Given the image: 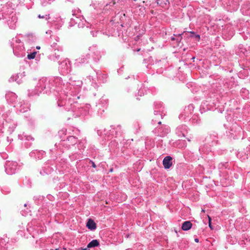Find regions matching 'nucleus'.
<instances>
[{"mask_svg": "<svg viewBox=\"0 0 250 250\" xmlns=\"http://www.w3.org/2000/svg\"><path fill=\"white\" fill-rule=\"evenodd\" d=\"M99 245V241L96 240H93L92 241H91L87 246V248H90L93 247H97Z\"/></svg>", "mask_w": 250, "mask_h": 250, "instance_id": "nucleus-8", "label": "nucleus"}, {"mask_svg": "<svg viewBox=\"0 0 250 250\" xmlns=\"http://www.w3.org/2000/svg\"><path fill=\"white\" fill-rule=\"evenodd\" d=\"M115 4V1H113V4L114 5V4Z\"/></svg>", "mask_w": 250, "mask_h": 250, "instance_id": "nucleus-24", "label": "nucleus"}, {"mask_svg": "<svg viewBox=\"0 0 250 250\" xmlns=\"http://www.w3.org/2000/svg\"><path fill=\"white\" fill-rule=\"evenodd\" d=\"M37 54V52H34L30 54L27 55V58L29 60L33 59L35 58Z\"/></svg>", "mask_w": 250, "mask_h": 250, "instance_id": "nucleus-10", "label": "nucleus"}, {"mask_svg": "<svg viewBox=\"0 0 250 250\" xmlns=\"http://www.w3.org/2000/svg\"><path fill=\"white\" fill-rule=\"evenodd\" d=\"M4 13L3 12L1 13L0 11V20H1L4 18Z\"/></svg>", "mask_w": 250, "mask_h": 250, "instance_id": "nucleus-14", "label": "nucleus"}, {"mask_svg": "<svg viewBox=\"0 0 250 250\" xmlns=\"http://www.w3.org/2000/svg\"><path fill=\"white\" fill-rule=\"evenodd\" d=\"M5 98L8 102L13 104L15 101L16 94L14 93L8 92L6 94Z\"/></svg>", "mask_w": 250, "mask_h": 250, "instance_id": "nucleus-5", "label": "nucleus"}, {"mask_svg": "<svg viewBox=\"0 0 250 250\" xmlns=\"http://www.w3.org/2000/svg\"><path fill=\"white\" fill-rule=\"evenodd\" d=\"M192 224L189 221L184 222L182 226V229L183 230H188L190 229L192 227Z\"/></svg>", "mask_w": 250, "mask_h": 250, "instance_id": "nucleus-6", "label": "nucleus"}, {"mask_svg": "<svg viewBox=\"0 0 250 250\" xmlns=\"http://www.w3.org/2000/svg\"><path fill=\"white\" fill-rule=\"evenodd\" d=\"M194 241H195L196 242L198 243V242H199V239H198V238H195V240H194Z\"/></svg>", "mask_w": 250, "mask_h": 250, "instance_id": "nucleus-19", "label": "nucleus"}, {"mask_svg": "<svg viewBox=\"0 0 250 250\" xmlns=\"http://www.w3.org/2000/svg\"><path fill=\"white\" fill-rule=\"evenodd\" d=\"M10 44H11V47H12V49H13V53H14V54H15V50H14V42H10Z\"/></svg>", "mask_w": 250, "mask_h": 250, "instance_id": "nucleus-12", "label": "nucleus"}, {"mask_svg": "<svg viewBox=\"0 0 250 250\" xmlns=\"http://www.w3.org/2000/svg\"><path fill=\"white\" fill-rule=\"evenodd\" d=\"M86 227L90 230H94L96 228V224L93 220L89 219L87 222Z\"/></svg>", "mask_w": 250, "mask_h": 250, "instance_id": "nucleus-7", "label": "nucleus"}, {"mask_svg": "<svg viewBox=\"0 0 250 250\" xmlns=\"http://www.w3.org/2000/svg\"><path fill=\"white\" fill-rule=\"evenodd\" d=\"M202 212H205V210L204 209H202Z\"/></svg>", "mask_w": 250, "mask_h": 250, "instance_id": "nucleus-22", "label": "nucleus"}, {"mask_svg": "<svg viewBox=\"0 0 250 250\" xmlns=\"http://www.w3.org/2000/svg\"><path fill=\"white\" fill-rule=\"evenodd\" d=\"M38 17H39V18H44V16H41V15L40 14V15H39Z\"/></svg>", "mask_w": 250, "mask_h": 250, "instance_id": "nucleus-17", "label": "nucleus"}, {"mask_svg": "<svg viewBox=\"0 0 250 250\" xmlns=\"http://www.w3.org/2000/svg\"><path fill=\"white\" fill-rule=\"evenodd\" d=\"M157 3L162 7H166L168 4V0H157Z\"/></svg>", "mask_w": 250, "mask_h": 250, "instance_id": "nucleus-9", "label": "nucleus"}, {"mask_svg": "<svg viewBox=\"0 0 250 250\" xmlns=\"http://www.w3.org/2000/svg\"><path fill=\"white\" fill-rule=\"evenodd\" d=\"M5 172L7 174L13 175L16 172V164L13 162H8L5 165Z\"/></svg>", "mask_w": 250, "mask_h": 250, "instance_id": "nucleus-1", "label": "nucleus"}, {"mask_svg": "<svg viewBox=\"0 0 250 250\" xmlns=\"http://www.w3.org/2000/svg\"><path fill=\"white\" fill-rule=\"evenodd\" d=\"M15 81H16V79H15V77L13 75L11 76L9 80L10 82H14Z\"/></svg>", "mask_w": 250, "mask_h": 250, "instance_id": "nucleus-13", "label": "nucleus"}, {"mask_svg": "<svg viewBox=\"0 0 250 250\" xmlns=\"http://www.w3.org/2000/svg\"><path fill=\"white\" fill-rule=\"evenodd\" d=\"M181 36V35H179V36H178V38H180V40H181V36Z\"/></svg>", "mask_w": 250, "mask_h": 250, "instance_id": "nucleus-21", "label": "nucleus"}, {"mask_svg": "<svg viewBox=\"0 0 250 250\" xmlns=\"http://www.w3.org/2000/svg\"><path fill=\"white\" fill-rule=\"evenodd\" d=\"M87 250V248L83 249L82 248H81L79 249V250Z\"/></svg>", "mask_w": 250, "mask_h": 250, "instance_id": "nucleus-18", "label": "nucleus"}, {"mask_svg": "<svg viewBox=\"0 0 250 250\" xmlns=\"http://www.w3.org/2000/svg\"><path fill=\"white\" fill-rule=\"evenodd\" d=\"M171 40H175V39H174V38H171Z\"/></svg>", "mask_w": 250, "mask_h": 250, "instance_id": "nucleus-23", "label": "nucleus"}, {"mask_svg": "<svg viewBox=\"0 0 250 250\" xmlns=\"http://www.w3.org/2000/svg\"><path fill=\"white\" fill-rule=\"evenodd\" d=\"M6 10L4 14L7 15H11L13 13H16L15 12V4L12 1H9L6 3Z\"/></svg>", "mask_w": 250, "mask_h": 250, "instance_id": "nucleus-3", "label": "nucleus"}, {"mask_svg": "<svg viewBox=\"0 0 250 250\" xmlns=\"http://www.w3.org/2000/svg\"><path fill=\"white\" fill-rule=\"evenodd\" d=\"M172 158L170 156H166L163 161V164L166 169L169 168L172 165Z\"/></svg>", "mask_w": 250, "mask_h": 250, "instance_id": "nucleus-4", "label": "nucleus"}, {"mask_svg": "<svg viewBox=\"0 0 250 250\" xmlns=\"http://www.w3.org/2000/svg\"><path fill=\"white\" fill-rule=\"evenodd\" d=\"M90 163H91L92 164V166L94 168H95L96 167V166L95 164L93 161H90Z\"/></svg>", "mask_w": 250, "mask_h": 250, "instance_id": "nucleus-15", "label": "nucleus"}, {"mask_svg": "<svg viewBox=\"0 0 250 250\" xmlns=\"http://www.w3.org/2000/svg\"><path fill=\"white\" fill-rule=\"evenodd\" d=\"M8 15L9 17L7 21V24L10 29H15L16 28V13Z\"/></svg>", "mask_w": 250, "mask_h": 250, "instance_id": "nucleus-2", "label": "nucleus"}, {"mask_svg": "<svg viewBox=\"0 0 250 250\" xmlns=\"http://www.w3.org/2000/svg\"><path fill=\"white\" fill-rule=\"evenodd\" d=\"M2 0H0V1H1Z\"/></svg>", "mask_w": 250, "mask_h": 250, "instance_id": "nucleus-25", "label": "nucleus"}, {"mask_svg": "<svg viewBox=\"0 0 250 250\" xmlns=\"http://www.w3.org/2000/svg\"><path fill=\"white\" fill-rule=\"evenodd\" d=\"M195 38H196V39L197 40V41H199L200 39V36L198 35H196L195 36Z\"/></svg>", "mask_w": 250, "mask_h": 250, "instance_id": "nucleus-16", "label": "nucleus"}, {"mask_svg": "<svg viewBox=\"0 0 250 250\" xmlns=\"http://www.w3.org/2000/svg\"><path fill=\"white\" fill-rule=\"evenodd\" d=\"M208 226H209V228L211 229H213V228L212 227V226L211 225V217L208 215Z\"/></svg>", "mask_w": 250, "mask_h": 250, "instance_id": "nucleus-11", "label": "nucleus"}, {"mask_svg": "<svg viewBox=\"0 0 250 250\" xmlns=\"http://www.w3.org/2000/svg\"><path fill=\"white\" fill-rule=\"evenodd\" d=\"M36 48H37V49H40L41 48V47H40V46H36Z\"/></svg>", "mask_w": 250, "mask_h": 250, "instance_id": "nucleus-20", "label": "nucleus"}]
</instances>
